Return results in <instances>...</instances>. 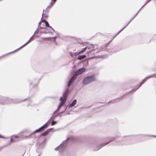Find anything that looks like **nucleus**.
Segmentation results:
<instances>
[{
  "instance_id": "5fc2aeb1",
  "label": "nucleus",
  "mask_w": 156,
  "mask_h": 156,
  "mask_svg": "<svg viewBox=\"0 0 156 156\" xmlns=\"http://www.w3.org/2000/svg\"><path fill=\"white\" fill-rule=\"evenodd\" d=\"M52 30L55 33H57V31H55L54 29H53Z\"/></svg>"
},
{
  "instance_id": "49530a36",
  "label": "nucleus",
  "mask_w": 156,
  "mask_h": 156,
  "mask_svg": "<svg viewBox=\"0 0 156 156\" xmlns=\"http://www.w3.org/2000/svg\"><path fill=\"white\" fill-rule=\"evenodd\" d=\"M55 33L56 34V35L57 36V37L59 36V34H58V32H57V33Z\"/></svg>"
},
{
  "instance_id": "5701e85b",
  "label": "nucleus",
  "mask_w": 156,
  "mask_h": 156,
  "mask_svg": "<svg viewBox=\"0 0 156 156\" xmlns=\"http://www.w3.org/2000/svg\"><path fill=\"white\" fill-rule=\"evenodd\" d=\"M44 11V10H43V12ZM43 16V12L42 13V18H41V22H44L45 23V22H46L47 21L45 19H43V20L42 19V17Z\"/></svg>"
},
{
  "instance_id": "338daca9",
  "label": "nucleus",
  "mask_w": 156,
  "mask_h": 156,
  "mask_svg": "<svg viewBox=\"0 0 156 156\" xmlns=\"http://www.w3.org/2000/svg\"><path fill=\"white\" fill-rule=\"evenodd\" d=\"M53 42H55L56 41H55V40H54H54H53Z\"/></svg>"
},
{
  "instance_id": "603ef678",
  "label": "nucleus",
  "mask_w": 156,
  "mask_h": 156,
  "mask_svg": "<svg viewBox=\"0 0 156 156\" xmlns=\"http://www.w3.org/2000/svg\"><path fill=\"white\" fill-rule=\"evenodd\" d=\"M90 45H91V46L93 48H94V45H93L92 44H90Z\"/></svg>"
},
{
  "instance_id": "9b49d317",
  "label": "nucleus",
  "mask_w": 156,
  "mask_h": 156,
  "mask_svg": "<svg viewBox=\"0 0 156 156\" xmlns=\"http://www.w3.org/2000/svg\"><path fill=\"white\" fill-rule=\"evenodd\" d=\"M53 128H51L47 129L45 131L42 133L40 135V136H46L53 129Z\"/></svg>"
},
{
  "instance_id": "f704fd0d",
  "label": "nucleus",
  "mask_w": 156,
  "mask_h": 156,
  "mask_svg": "<svg viewBox=\"0 0 156 156\" xmlns=\"http://www.w3.org/2000/svg\"><path fill=\"white\" fill-rule=\"evenodd\" d=\"M37 30H38V28L36 30V31L34 33V34H33V36H34L35 34H37L38 33V32L37 31Z\"/></svg>"
},
{
  "instance_id": "6e6552de",
  "label": "nucleus",
  "mask_w": 156,
  "mask_h": 156,
  "mask_svg": "<svg viewBox=\"0 0 156 156\" xmlns=\"http://www.w3.org/2000/svg\"><path fill=\"white\" fill-rule=\"evenodd\" d=\"M115 139V138H112L111 139V140H110V141L108 142L104 143L103 144H101V145H99L98 146L96 147L94 150V151H97L99 150V149H100L101 148L103 147V146H105V145L107 144H108L111 141H112Z\"/></svg>"
},
{
  "instance_id": "e2e57ef3",
  "label": "nucleus",
  "mask_w": 156,
  "mask_h": 156,
  "mask_svg": "<svg viewBox=\"0 0 156 156\" xmlns=\"http://www.w3.org/2000/svg\"><path fill=\"white\" fill-rule=\"evenodd\" d=\"M54 43L55 44H56V45L57 44V43L56 41Z\"/></svg>"
},
{
  "instance_id": "bb28decb",
  "label": "nucleus",
  "mask_w": 156,
  "mask_h": 156,
  "mask_svg": "<svg viewBox=\"0 0 156 156\" xmlns=\"http://www.w3.org/2000/svg\"><path fill=\"white\" fill-rule=\"evenodd\" d=\"M136 16V15H135L132 19L129 21V22L127 23V24L126 25V26L127 27L129 24L131 22Z\"/></svg>"
},
{
  "instance_id": "7c9ffc66",
  "label": "nucleus",
  "mask_w": 156,
  "mask_h": 156,
  "mask_svg": "<svg viewBox=\"0 0 156 156\" xmlns=\"http://www.w3.org/2000/svg\"><path fill=\"white\" fill-rule=\"evenodd\" d=\"M126 27V26L124 27L122 29L119 31L117 33L118 34H119L122 30H123Z\"/></svg>"
},
{
  "instance_id": "f3484780",
  "label": "nucleus",
  "mask_w": 156,
  "mask_h": 156,
  "mask_svg": "<svg viewBox=\"0 0 156 156\" xmlns=\"http://www.w3.org/2000/svg\"><path fill=\"white\" fill-rule=\"evenodd\" d=\"M60 101H61V102H60V103L59 104V105H58V109H59V108H61V106H62V105L63 104H64V103L66 101H63L62 100H61Z\"/></svg>"
},
{
  "instance_id": "8fccbe9b",
  "label": "nucleus",
  "mask_w": 156,
  "mask_h": 156,
  "mask_svg": "<svg viewBox=\"0 0 156 156\" xmlns=\"http://www.w3.org/2000/svg\"><path fill=\"white\" fill-rule=\"evenodd\" d=\"M58 115H57V114L55 115L54 116V118H53V119H54L57 116H58Z\"/></svg>"
},
{
  "instance_id": "39448f33",
  "label": "nucleus",
  "mask_w": 156,
  "mask_h": 156,
  "mask_svg": "<svg viewBox=\"0 0 156 156\" xmlns=\"http://www.w3.org/2000/svg\"><path fill=\"white\" fill-rule=\"evenodd\" d=\"M85 70L86 69L84 67L80 68L75 72L73 75L77 78L78 76L83 73Z\"/></svg>"
},
{
  "instance_id": "f8f14e48",
  "label": "nucleus",
  "mask_w": 156,
  "mask_h": 156,
  "mask_svg": "<svg viewBox=\"0 0 156 156\" xmlns=\"http://www.w3.org/2000/svg\"><path fill=\"white\" fill-rule=\"evenodd\" d=\"M31 42V41L29 39L26 43H25L23 45L21 46L19 48L15 50L14 51H12V53H13L15 52H16V51H18L19 50H20V49H21L22 48H23L27 44H28L30 42Z\"/></svg>"
},
{
  "instance_id": "37998d69",
  "label": "nucleus",
  "mask_w": 156,
  "mask_h": 156,
  "mask_svg": "<svg viewBox=\"0 0 156 156\" xmlns=\"http://www.w3.org/2000/svg\"><path fill=\"white\" fill-rule=\"evenodd\" d=\"M120 50V49H119V50H116V51H113V52H118V51H119V50Z\"/></svg>"
},
{
  "instance_id": "4be33fe9",
  "label": "nucleus",
  "mask_w": 156,
  "mask_h": 156,
  "mask_svg": "<svg viewBox=\"0 0 156 156\" xmlns=\"http://www.w3.org/2000/svg\"><path fill=\"white\" fill-rule=\"evenodd\" d=\"M83 63L84 65H88V61L87 60H85L83 61Z\"/></svg>"
},
{
  "instance_id": "9d476101",
  "label": "nucleus",
  "mask_w": 156,
  "mask_h": 156,
  "mask_svg": "<svg viewBox=\"0 0 156 156\" xmlns=\"http://www.w3.org/2000/svg\"><path fill=\"white\" fill-rule=\"evenodd\" d=\"M6 97H3L1 96H0V104L2 105H5L6 102Z\"/></svg>"
},
{
  "instance_id": "09e8293b",
  "label": "nucleus",
  "mask_w": 156,
  "mask_h": 156,
  "mask_svg": "<svg viewBox=\"0 0 156 156\" xmlns=\"http://www.w3.org/2000/svg\"><path fill=\"white\" fill-rule=\"evenodd\" d=\"M15 138H18V135H15Z\"/></svg>"
},
{
  "instance_id": "1a4fd4ad",
  "label": "nucleus",
  "mask_w": 156,
  "mask_h": 156,
  "mask_svg": "<svg viewBox=\"0 0 156 156\" xmlns=\"http://www.w3.org/2000/svg\"><path fill=\"white\" fill-rule=\"evenodd\" d=\"M76 78V77L73 75L72 76L68 82L67 86L68 87H69L73 84Z\"/></svg>"
},
{
  "instance_id": "ea45409f",
  "label": "nucleus",
  "mask_w": 156,
  "mask_h": 156,
  "mask_svg": "<svg viewBox=\"0 0 156 156\" xmlns=\"http://www.w3.org/2000/svg\"><path fill=\"white\" fill-rule=\"evenodd\" d=\"M13 141V139H12V138H11L10 139V142H12Z\"/></svg>"
},
{
  "instance_id": "680f3d73",
  "label": "nucleus",
  "mask_w": 156,
  "mask_h": 156,
  "mask_svg": "<svg viewBox=\"0 0 156 156\" xmlns=\"http://www.w3.org/2000/svg\"><path fill=\"white\" fill-rule=\"evenodd\" d=\"M149 2H148V1L147 0V2H146V3H145V4H146V5Z\"/></svg>"
},
{
  "instance_id": "c756f323",
  "label": "nucleus",
  "mask_w": 156,
  "mask_h": 156,
  "mask_svg": "<svg viewBox=\"0 0 156 156\" xmlns=\"http://www.w3.org/2000/svg\"><path fill=\"white\" fill-rule=\"evenodd\" d=\"M126 27V26L124 27L122 29L119 31L117 33L118 34H119L122 30H123Z\"/></svg>"
},
{
  "instance_id": "13d9d810",
  "label": "nucleus",
  "mask_w": 156,
  "mask_h": 156,
  "mask_svg": "<svg viewBox=\"0 0 156 156\" xmlns=\"http://www.w3.org/2000/svg\"><path fill=\"white\" fill-rule=\"evenodd\" d=\"M67 107H66L64 109V111L66 110V109H67Z\"/></svg>"
},
{
  "instance_id": "412c9836",
  "label": "nucleus",
  "mask_w": 156,
  "mask_h": 156,
  "mask_svg": "<svg viewBox=\"0 0 156 156\" xmlns=\"http://www.w3.org/2000/svg\"><path fill=\"white\" fill-rule=\"evenodd\" d=\"M152 77H156V74H152V75H151L150 76H147V78H150Z\"/></svg>"
},
{
  "instance_id": "f03ea898",
  "label": "nucleus",
  "mask_w": 156,
  "mask_h": 156,
  "mask_svg": "<svg viewBox=\"0 0 156 156\" xmlns=\"http://www.w3.org/2000/svg\"><path fill=\"white\" fill-rule=\"evenodd\" d=\"M96 80L95 76L91 75L85 77L83 80V84L86 85Z\"/></svg>"
},
{
  "instance_id": "2f4dec72",
  "label": "nucleus",
  "mask_w": 156,
  "mask_h": 156,
  "mask_svg": "<svg viewBox=\"0 0 156 156\" xmlns=\"http://www.w3.org/2000/svg\"><path fill=\"white\" fill-rule=\"evenodd\" d=\"M41 33L47 34H48V33H50V32H47L46 31H44L43 32H41Z\"/></svg>"
},
{
  "instance_id": "a878e982",
  "label": "nucleus",
  "mask_w": 156,
  "mask_h": 156,
  "mask_svg": "<svg viewBox=\"0 0 156 156\" xmlns=\"http://www.w3.org/2000/svg\"><path fill=\"white\" fill-rule=\"evenodd\" d=\"M80 54V53L79 51L78 52H74V55H75V56H76L77 55H79Z\"/></svg>"
},
{
  "instance_id": "72a5a7b5",
  "label": "nucleus",
  "mask_w": 156,
  "mask_h": 156,
  "mask_svg": "<svg viewBox=\"0 0 156 156\" xmlns=\"http://www.w3.org/2000/svg\"><path fill=\"white\" fill-rule=\"evenodd\" d=\"M64 112V111H62L58 113L57 114V115H60L62 114Z\"/></svg>"
},
{
  "instance_id": "6ab92c4d",
  "label": "nucleus",
  "mask_w": 156,
  "mask_h": 156,
  "mask_svg": "<svg viewBox=\"0 0 156 156\" xmlns=\"http://www.w3.org/2000/svg\"><path fill=\"white\" fill-rule=\"evenodd\" d=\"M87 48V47H85V48H82V50L79 51V52H80V54H81L83 53L84 51H85L86 50Z\"/></svg>"
},
{
  "instance_id": "473e14b6",
  "label": "nucleus",
  "mask_w": 156,
  "mask_h": 156,
  "mask_svg": "<svg viewBox=\"0 0 156 156\" xmlns=\"http://www.w3.org/2000/svg\"><path fill=\"white\" fill-rule=\"evenodd\" d=\"M33 37L34 36H33L32 35V36L29 39L31 41H32L34 39V37Z\"/></svg>"
},
{
  "instance_id": "cd10ccee",
  "label": "nucleus",
  "mask_w": 156,
  "mask_h": 156,
  "mask_svg": "<svg viewBox=\"0 0 156 156\" xmlns=\"http://www.w3.org/2000/svg\"><path fill=\"white\" fill-rule=\"evenodd\" d=\"M45 24L46 27H49L50 26L48 22L47 21L45 22Z\"/></svg>"
},
{
  "instance_id": "7ed1b4c3",
  "label": "nucleus",
  "mask_w": 156,
  "mask_h": 156,
  "mask_svg": "<svg viewBox=\"0 0 156 156\" xmlns=\"http://www.w3.org/2000/svg\"><path fill=\"white\" fill-rule=\"evenodd\" d=\"M39 80L38 79H35L33 80L31 82H30V85H33V88L31 90V92H34V93H36L38 90V88L37 86L38 83L39 82Z\"/></svg>"
},
{
  "instance_id": "774afa93",
  "label": "nucleus",
  "mask_w": 156,
  "mask_h": 156,
  "mask_svg": "<svg viewBox=\"0 0 156 156\" xmlns=\"http://www.w3.org/2000/svg\"><path fill=\"white\" fill-rule=\"evenodd\" d=\"M133 142H130L129 143V144H133Z\"/></svg>"
},
{
  "instance_id": "4468645a",
  "label": "nucleus",
  "mask_w": 156,
  "mask_h": 156,
  "mask_svg": "<svg viewBox=\"0 0 156 156\" xmlns=\"http://www.w3.org/2000/svg\"><path fill=\"white\" fill-rule=\"evenodd\" d=\"M77 100L76 99H74L72 102L69 105V108L73 107L76 103Z\"/></svg>"
},
{
  "instance_id": "4d7b16f0",
  "label": "nucleus",
  "mask_w": 156,
  "mask_h": 156,
  "mask_svg": "<svg viewBox=\"0 0 156 156\" xmlns=\"http://www.w3.org/2000/svg\"><path fill=\"white\" fill-rule=\"evenodd\" d=\"M105 49V48H101V50L102 51H103V50H104V49Z\"/></svg>"
},
{
  "instance_id": "ddd939ff",
  "label": "nucleus",
  "mask_w": 156,
  "mask_h": 156,
  "mask_svg": "<svg viewBox=\"0 0 156 156\" xmlns=\"http://www.w3.org/2000/svg\"><path fill=\"white\" fill-rule=\"evenodd\" d=\"M124 137L128 140H133L135 139V136H125Z\"/></svg>"
},
{
  "instance_id": "6e6d98bb",
  "label": "nucleus",
  "mask_w": 156,
  "mask_h": 156,
  "mask_svg": "<svg viewBox=\"0 0 156 156\" xmlns=\"http://www.w3.org/2000/svg\"><path fill=\"white\" fill-rule=\"evenodd\" d=\"M51 37H45L44 39H46V38H48V40H49V39Z\"/></svg>"
},
{
  "instance_id": "dca6fc26",
  "label": "nucleus",
  "mask_w": 156,
  "mask_h": 156,
  "mask_svg": "<svg viewBox=\"0 0 156 156\" xmlns=\"http://www.w3.org/2000/svg\"><path fill=\"white\" fill-rule=\"evenodd\" d=\"M86 57V55H79L77 58V59L79 60H81L83 59Z\"/></svg>"
},
{
  "instance_id": "2eb2a0df",
  "label": "nucleus",
  "mask_w": 156,
  "mask_h": 156,
  "mask_svg": "<svg viewBox=\"0 0 156 156\" xmlns=\"http://www.w3.org/2000/svg\"><path fill=\"white\" fill-rule=\"evenodd\" d=\"M70 138L68 137L65 140H63L62 142V143L60 144L61 147H63L65 146L66 145L65 144L68 142V140Z\"/></svg>"
},
{
  "instance_id": "0eeeda50",
  "label": "nucleus",
  "mask_w": 156,
  "mask_h": 156,
  "mask_svg": "<svg viewBox=\"0 0 156 156\" xmlns=\"http://www.w3.org/2000/svg\"><path fill=\"white\" fill-rule=\"evenodd\" d=\"M44 130V129H43V128L41 126L39 128L37 129L36 130H35L34 132H32L29 135L25 136V137L26 138H30V137L32 135L36 133L42 131H43Z\"/></svg>"
},
{
  "instance_id": "b1692460",
  "label": "nucleus",
  "mask_w": 156,
  "mask_h": 156,
  "mask_svg": "<svg viewBox=\"0 0 156 156\" xmlns=\"http://www.w3.org/2000/svg\"><path fill=\"white\" fill-rule=\"evenodd\" d=\"M57 123V121H54V120H53L51 122V126H53V125H55Z\"/></svg>"
},
{
  "instance_id": "a19ab883",
  "label": "nucleus",
  "mask_w": 156,
  "mask_h": 156,
  "mask_svg": "<svg viewBox=\"0 0 156 156\" xmlns=\"http://www.w3.org/2000/svg\"><path fill=\"white\" fill-rule=\"evenodd\" d=\"M119 34H118V33H117L116 34V35L113 37V38H115L117 35H118Z\"/></svg>"
},
{
  "instance_id": "58836bf2",
  "label": "nucleus",
  "mask_w": 156,
  "mask_h": 156,
  "mask_svg": "<svg viewBox=\"0 0 156 156\" xmlns=\"http://www.w3.org/2000/svg\"><path fill=\"white\" fill-rule=\"evenodd\" d=\"M58 108H57V109H56L55 111L53 112V114H55V113L56 112H57V110H58Z\"/></svg>"
},
{
  "instance_id": "e433bc0d",
  "label": "nucleus",
  "mask_w": 156,
  "mask_h": 156,
  "mask_svg": "<svg viewBox=\"0 0 156 156\" xmlns=\"http://www.w3.org/2000/svg\"><path fill=\"white\" fill-rule=\"evenodd\" d=\"M141 9H140L139 10V11L136 14V16L138 14V13L139 12H140V11L141 10Z\"/></svg>"
},
{
  "instance_id": "79ce46f5",
  "label": "nucleus",
  "mask_w": 156,
  "mask_h": 156,
  "mask_svg": "<svg viewBox=\"0 0 156 156\" xmlns=\"http://www.w3.org/2000/svg\"><path fill=\"white\" fill-rule=\"evenodd\" d=\"M52 6L51 5H48L47 7L48 8H50Z\"/></svg>"
},
{
  "instance_id": "3c124183",
  "label": "nucleus",
  "mask_w": 156,
  "mask_h": 156,
  "mask_svg": "<svg viewBox=\"0 0 156 156\" xmlns=\"http://www.w3.org/2000/svg\"><path fill=\"white\" fill-rule=\"evenodd\" d=\"M0 138H4V136H1V135H0Z\"/></svg>"
},
{
  "instance_id": "f257e3e1",
  "label": "nucleus",
  "mask_w": 156,
  "mask_h": 156,
  "mask_svg": "<svg viewBox=\"0 0 156 156\" xmlns=\"http://www.w3.org/2000/svg\"><path fill=\"white\" fill-rule=\"evenodd\" d=\"M31 98V97H29L23 100L20 101H18V99H12L10 98L9 97H6L5 105H7L11 104H17L24 101H28V102H29L30 103V105L31 106H33V105H32L31 104L32 101ZM29 105V104H28L27 106L28 107Z\"/></svg>"
},
{
  "instance_id": "c85d7f7f",
  "label": "nucleus",
  "mask_w": 156,
  "mask_h": 156,
  "mask_svg": "<svg viewBox=\"0 0 156 156\" xmlns=\"http://www.w3.org/2000/svg\"><path fill=\"white\" fill-rule=\"evenodd\" d=\"M112 40H111L110 41H109L107 43V44H105L104 46L105 48L106 47L110 44V43L111 42V41H112Z\"/></svg>"
},
{
  "instance_id": "a211bd4d",
  "label": "nucleus",
  "mask_w": 156,
  "mask_h": 156,
  "mask_svg": "<svg viewBox=\"0 0 156 156\" xmlns=\"http://www.w3.org/2000/svg\"><path fill=\"white\" fill-rule=\"evenodd\" d=\"M12 52H9V53H8L6 54H4V55H3L2 56H0V59L2 58H4L5 57L8 56L9 54H12Z\"/></svg>"
},
{
  "instance_id": "aec40b11",
  "label": "nucleus",
  "mask_w": 156,
  "mask_h": 156,
  "mask_svg": "<svg viewBox=\"0 0 156 156\" xmlns=\"http://www.w3.org/2000/svg\"><path fill=\"white\" fill-rule=\"evenodd\" d=\"M48 123V122H47L46 123H45L44 125L42 126V127L43 128L44 130L47 127V123Z\"/></svg>"
},
{
  "instance_id": "de8ad7c7",
  "label": "nucleus",
  "mask_w": 156,
  "mask_h": 156,
  "mask_svg": "<svg viewBox=\"0 0 156 156\" xmlns=\"http://www.w3.org/2000/svg\"><path fill=\"white\" fill-rule=\"evenodd\" d=\"M54 115H52L51 117V118L49 120V121H50L51 119H52V118H54Z\"/></svg>"
},
{
  "instance_id": "20e7f679",
  "label": "nucleus",
  "mask_w": 156,
  "mask_h": 156,
  "mask_svg": "<svg viewBox=\"0 0 156 156\" xmlns=\"http://www.w3.org/2000/svg\"><path fill=\"white\" fill-rule=\"evenodd\" d=\"M69 93V88H67L65 91L63 92L62 97H61L59 99V100H62L65 101H66L67 99V98L68 95Z\"/></svg>"
},
{
  "instance_id": "052dcab7",
  "label": "nucleus",
  "mask_w": 156,
  "mask_h": 156,
  "mask_svg": "<svg viewBox=\"0 0 156 156\" xmlns=\"http://www.w3.org/2000/svg\"><path fill=\"white\" fill-rule=\"evenodd\" d=\"M149 2H148V1L147 0V2H146V3H145V4H146V5Z\"/></svg>"
},
{
  "instance_id": "4c0bfd02",
  "label": "nucleus",
  "mask_w": 156,
  "mask_h": 156,
  "mask_svg": "<svg viewBox=\"0 0 156 156\" xmlns=\"http://www.w3.org/2000/svg\"><path fill=\"white\" fill-rule=\"evenodd\" d=\"M57 36H55V37H52L51 38H52L53 39L55 40L57 38Z\"/></svg>"
},
{
  "instance_id": "bf43d9fd",
  "label": "nucleus",
  "mask_w": 156,
  "mask_h": 156,
  "mask_svg": "<svg viewBox=\"0 0 156 156\" xmlns=\"http://www.w3.org/2000/svg\"><path fill=\"white\" fill-rule=\"evenodd\" d=\"M52 1H54V2H55L57 0H52Z\"/></svg>"
},
{
  "instance_id": "a18cd8bd",
  "label": "nucleus",
  "mask_w": 156,
  "mask_h": 156,
  "mask_svg": "<svg viewBox=\"0 0 156 156\" xmlns=\"http://www.w3.org/2000/svg\"><path fill=\"white\" fill-rule=\"evenodd\" d=\"M41 21H40L39 23H38V28L39 26H40V25L41 24Z\"/></svg>"
},
{
  "instance_id": "393cba45",
  "label": "nucleus",
  "mask_w": 156,
  "mask_h": 156,
  "mask_svg": "<svg viewBox=\"0 0 156 156\" xmlns=\"http://www.w3.org/2000/svg\"><path fill=\"white\" fill-rule=\"evenodd\" d=\"M59 148H63V147H61V145H60V144L58 146V147H55V148L54 150L55 151H57L58 150V149Z\"/></svg>"
},
{
  "instance_id": "864d4df0",
  "label": "nucleus",
  "mask_w": 156,
  "mask_h": 156,
  "mask_svg": "<svg viewBox=\"0 0 156 156\" xmlns=\"http://www.w3.org/2000/svg\"><path fill=\"white\" fill-rule=\"evenodd\" d=\"M49 27V28H51V29H52V30H53V28L51 27V26H50Z\"/></svg>"
},
{
  "instance_id": "0e129e2a",
  "label": "nucleus",
  "mask_w": 156,
  "mask_h": 156,
  "mask_svg": "<svg viewBox=\"0 0 156 156\" xmlns=\"http://www.w3.org/2000/svg\"><path fill=\"white\" fill-rule=\"evenodd\" d=\"M44 28L43 27H40V29H42V28Z\"/></svg>"
},
{
  "instance_id": "69168bd1",
  "label": "nucleus",
  "mask_w": 156,
  "mask_h": 156,
  "mask_svg": "<svg viewBox=\"0 0 156 156\" xmlns=\"http://www.w3.org/2000/svg\"><path fill=\"white\" fill-rule=\"evenodd\" d=\"M144 5L141 8V9L143 8H144Z\"/></svg>"
},
{
  "instance_id": "423d86ee",
  "label": "nucleus",
  "mask_w": 156,
  "mask_h": 156,
  "mask_svg": "<svg viewBox=\"0 0 156 156\" xmlns=\"http://www.w3.org/2000/svg\"><path fill=\"white\" fill-rule=\"evenodd\" d=\"M149 79V78H147V76L140 83V85H137L136 86V88H134L132 90H131L130 92H129V93H130L133 91H135L138 88H139L144 83L145 81L148 79Z\"/></svg>"
},
{
  "instance_id": "c03bdc74",
  "label": "nucleus",
  "mask_w": 156,
  "mask_h": 156,
  "mask_svg": "<svg viewBox=\"0 0 156 156\" xmlns=\"http://www.w3.org/2000/svg\"><path fill=\"white\" fill-rule=\"evenodd\" d=\"M70 55H71V56H72V57H73V53L71 52H70Z\"/></svg>"
},
{
  "instance_id": "c9c22d12",
  "label": "nucleus",
  "mask_w": 156,
  "mask_h": 156,
  "mask_svg": "<svg viewBox=\"0 0 156 156\" xmlns=\"http://www.w3.org/2000/svg\"><path fill=\"white\" fill-rule=\"evenodd\" d=\"M55 2H54V1H52L51 2V5L52 6L55 3Z\"/></svg>"
}]
</instances>
